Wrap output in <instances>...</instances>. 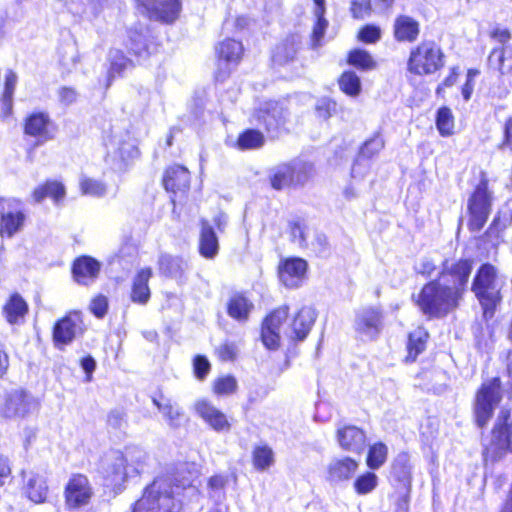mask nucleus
<instances>
[{"instance_id": "nucleus-31", "label": "nucleus", "mask_w": 512, "mask_h": 512, "mask_svg": "<svg viewBox=\"0 0 512 512\" xmlns=\"http://www.w3.org/2000/svg\"><path fill=\"white\" fill-rule=\"evenodd\" d=\"M187 268V262L181 257L162 255L159 259V269L161 273L177 280L184 278Z\"/></svg>"}, {"instance_id": "nucleus-29", "label": "nucleus", "mask_w": 512, "mask_h": 512, "mask_svg": "<svg viewBox=\"0 0 512 512\" xmlns=\"http://www.w3.org/2000/svg\"><path fill=\"white\" fill-rule=\"evenodd\" d=\"M152 276L150 268L141 269L133 279L131 300L134 303L146 304L150 299L148 281Z\"/></svg>"}, {"instance_id": "nucleus-23", "label": "nucleus", "mask_w": 512, "mask_h": 512, "mask_svg": "<svg viewBox=\"0 0 512 512\" xmlns=\"http://www.w3.org/2000/svg\"><path fill=\"white\" fill-rule=\"evenodd\" d=\"M163 184L167 191L173 194H183L189 189L190 173L181 165L170 166L165 171Z\"/></svg>"}, {"instance_id": "nucleus-56", "label": "nucleus", "mask_w": 512, "mask_h": 512, "mask_svg": "<svg viewBox=\"0 0 512 512\" xmlns=\"http://www.w3.org/2000/svg\"><path fill=\"white\" fill-rule=\"evenodd\" d=\"M358 38L365 43H376L381 38V29L375 25H366L359 31Z\"/></svg>"}, {"instance_id": "nucleus-13", "label": "nucleus", "mask_w": 512, "mask_h": 512, "mask_svg": "<svg viewBox=\"0 0 512 512\" xmlns=\"http://www.w3.org/2000/svg\"><path fill=\"white\" fill-rule=\"evenodd\" d=\"M288 310L287 306L279 307L265 318L261 337L267 348H278L281 339V325L288 317Z\"/></svg>"}, {"instance_id": "nucleus-64", "label": "nucleus", "mask_w": 512, "mask_h": 512, "mask_svg": "<svg viewBox=\"0 0 512 512\" xmlns=\"http://www.w3.org/2000/svg\"><path fill=\"white\" fill-rule=\"evenodd\" d=\"M501 148L512 151V116L506 121L504 126V141L501 144Z\"/></svg>"}, {"instance_id": "nucleus-30", "label": "nucleus", "mask_w": 512, "mask_h": 512, "mask_svg": "<svg viewBox=\"0 0 512 512\" xmlns=\"http://www.w3.org/2000/svg\"><path fill=\"white\" fill-rule=\"evenodd\" d=\"M219 249L218 238L207 220L201 221V233L199 241L200 254L208 259L214 258Z\"/></svg>"}, {"instance_id": "nucleus-32", "label": "nucleus", "mask_w": 512, "mask_h": 512, "mask_svg": "<svg viewBox=\"0 0 512 512\" xmlns=\"http://www.w3.org/2000/svg\"><path fill=\"white\" fill-rule=\"evenodd\" d=\"M152 401L170 427L176 428L181 425V419L184 415L181 407L173 404L169 399L153 398Z\"/></svg>"}, {"instance_id": "nucleus-45", "label": "nucleus", "mask_w": 512, "mask_h": 512, "mask_svg": "<svg viewBox=\"0 0 512 512\" xmlns=\"http://www.w3.org/2000/svg\"><path fill=\"white\" fill-rule=\"evenodd\" d=\"M384 145L385 142L383 137L377 132L363 143L359 152V157L370 159L376 156L384 148Z\"/></svg>"}, {"instance_id": "nucleus-38", "label": "nucleus", "mask_w": 512, "mask_h": 512, "mask_svg": "<svg viewBox=\"0 0 512 512\" xmlns=\"http://www.w3.org/2000/svg\"><path fill=\"white\" fill-rule=\"evenodd\" d=\"M428 334L421 328H418L409 334L407 350V361H414L417 356L425 350Z\"/></svg>"}, {"instance_id": "nucleus-27", "label": "nucleus", "mask_w": 512, "mask_h": 512, "mask_svg": "<svg viewBox=\"0 0 512 512\" xmlns=\"http://www.w3.org/2000/svg\"><path fill=\"white\" fill-rule=\"evenodd\" d=\"M100 271V263L95 259L82 256L75 260L73 265V276L79 284L87 285L94 281Z\"/></svg>"}, {"instance_id": "nucleus-26", "label": "nucleus", "mask_w": 512, "mask_h": 512, "mask_svg": "<svg viewBox=\"0 0 512 512\" xmlns=\"http://www.w3.org/2000/svg\"><path fill=\"white\" fill-rule=\"evenodd\" d=\"M394 38L399 42H414L420 33V24L408 15L396 17L393 25Z\"/></svg>"}, {"instance_id": "nucleus-49", "label": "nucleus", "mask_w": 512, "mask_h": 512, "mask_svg": "<svg viewBox=\"0 0 512 512\" xmlns=\"http://www.w3.org/2000/svg\"><path fill=\"white\" fill-rule=\"evenodd\" d=\"M290 165L280 166L271 177V185L274 189L280 190L294 185Z\"/></svg>"}, {"instance_id": "nucleus-60", "label": "nucleus", "mask_w": 512, "mask_h": 512, "mask_svg": "<svg viewBox=\"0 0 512 512\" xmlns=\"http://www.w3.org/2000/svg\"><path fill=\"white\" fill-rule=\"evenodd\" d=\"M107 308L108 301L104 296H97L91 301L90 310L98 318H102L106 314Z\"/></svg>"}, {"instance_id": "nucleus-8", "label": "nucleus", "mask_w": 512, "mask_h": 512, "mask_svg": "<svg viewBox=\"0 0 512 512\" xmlns=\"http://www.w3.org/2000/svg\"><path fill=\"white\" fill-rule=\"evenodd\" d=\"M468 210L470 214V229L473 231L481 230L491 211V195L485 182L480 183L470 197Z\"/></svg>"}, {"instance_id": "nucleus-4", "label": "nucleus", "mask_w": 512, "mask_h": 512, "mask_svg": "<svg viewBox=\"0 0 512 512\" xmlns=\"http://www.w3.org/2000/svg\"><path fill=\"white\" fill-rule=\"evenodd\" d=\"M444 66V53L434 41H422L410 51L407 70L415 75H430Z\"/></svg>"}, {"instance_id": "nucleus-28", "label": "nucleus", "mask_w": 512, "mask_h": 512, "mask_svg": "<svg viewBox=\"0 0 512 512\" xmlns=\"http://www.w3.org/2000/svg\"><path fill=\"white\" fill-rule=\"evenodd\" d=\"M28 312V305L19 294H13L3 306V315L11 324H21Z\"/></svg>"}, {"instance_id": "nucleus-10", "label": "nucleus", "mask_w": 512, "mask_h": 512, "mask_svg": "<svg viewBox=\"0 0 512 512\" xmlns=\"http://www.w3.org/2000/svg\"><path fill=\"white\" fill-rule=\"evenodd\" d=\"M24 135L35 139V145H43L54 137L53 123L45 112H33L23 122Z\"/></svg>"}, {"instance_id": "nucleus-51", "label": "nucleus", "mask_w": 512, "mask_h": 512, "mask_svg": "<svg viewBox=\"0 0 512 512\" xmlns=\"http://www.w3.org/2000/svg\"><path fill=\"white\" fill-rule=\"evenodd\" d=\"M378 478L372 472L359 476L354 482V488L358 494L365 495L372 492L377 486Z\"/></svg>"}, {"instance_id": "nucleus-34", "label": "nucleus", "mask_w": 512, "mask_h": 512, "mask_svg": "<svg viewBox=\"0 0 512 512\" xmlns=\"http://www.w3.org/2000/svg\"><path fill=\"white\" fill-rule=\"evenodd\" d=\"M32 197L37 203L49 197L58 204L65 197V188L58 181H47L45 184L34 189Z\"/></svg>"}, {"instance_id": "nucleus-3", "label": "nucleus", "mask_w": 512, "mask_h": 512, "mask_svg": "<svg viewBox=\"0 0 512 512\" xmlns=\"http://www.w3.org/2000/svg\"><path fill=\"white\" fill-rule=\"evenodd\" d=\"M501 287L502 284L494 266L490 264L482 265L474 278L472 291L482 305L485 316L493 315L495 306L501 300Z\"/></svg>"}, {"instance_id": "nucleus-14", "label": "nucleus", "mask_w": 512, "mask_h": 512, "mask_svg": "<svg viewBox=\"0 0 512 512\" xmlns=\"http://www.w3.org/2000/svg\"><path fill=\"white\" fill-rule=\"evenodd\" d=\"M145 8L151 19L173 22L179 13L178 0H137Z\"/></svg>"}, {"instance_id": "nucleus-9", "label": "nucleus", "mask_w": 512, "mask_h": 512, "mask_svg": "<svg viewBox=\"0 0 512 512\" xmlns=\"http://www.w3.org/2000/svg\"><path fill=\"white\" fill-rule=\"evenodd\" d=\"M93 495L88 478L83 474H73L68 480L65 490V504L69 509L87 505Z\"/></svg>"}, {"instance_id": "nucleus-44", "label": "nucleus", "mask_w": 512, "mask_h": 512, "mask_svg": "<svg viewBox=\"0 0 512 512\" xmlns=\"http://www.w3.org/2000/svg\"><path fill=\"white\" fill-rule=\"evenodd\" d=\"M348 63L361 70H371L375 67V61L365 50L355 49L349 53Z\"/></svg>"}, {"instance_id": "nucleus-16", "label": "nucleus", "mask_w": 512, "mask_h": 512, "mask_svg": "<svg viewBox=\"0 0 512 512\" xmlns=\"http://www.w3.org/2000/svg\"><path fill=\"white\" fill-rule=\"evenodd\" d=\"M307 271V262L302 258H289L279 266L280 281L288 288H296L302 283Z\"/></svg>"}, {"instance_id": "nucleus-59", "label": "nucleus", "mask_w": 512, "mask_h": 512, "mask_svg": "<svg viewBox=\"0 0 512 512\" xmlns=\"http://www.w3.org/2000/svg\"><path fill=\"white\" fill-rule=\"evenodd\" d=\"M194 372L198 379H204L210 371V363L203 356H196L194 359Z\"/></svg>"}, {"instance_id": "nucleus-22", "label": "nucleus", "mask_w": 512, "mask_h": 512, "mask_svg": "<svg viewBox=\"0 0 512 512\" xmlns=\"http://www.w3.org/2000/svg\"><path fill=\"white\" fill-rule=\"evenodd\" d=\"M148 28L143 24H137L127 30V40L125 42L129 51L144 60L149 56L148 46Z\"/></svg>"}, {"instance_id": "nucleus-7", "label": "nucleus", "mask_w": 512, "mask_h": 512, "mask_svg": "<svg viewBox=\"0 0 512 512\" xmlns=\"http://www.w3.org/2000/svg\"><path fill=\"white\" fill-rule=\"evenodd\" d=\"M509 415L501 413L497 422L492 430L491 437L487 443L484 444V459L485 461H497L509 449L510 428L507 424Z\"/></svg>"}, {"instance_id": "nucleus-39", "label": "nucleus", "mask_w": 512, "mask_h": 512, "mask_svg": "<svg viewBox=\"0 0 512 512\" xmlns=\"http://www.w3.org/2000/svg\"><path fill=\"white\" fill-rule=\"evenodd\" d=\"M110 69L108 71V80L110 81L116 76L120 75L123 71L131 68L133 62L128 59L122 51L118 49L111 50L109 53Z\"/></svg>"}, {"instance_id": "nucleus-53", "label": "nucleus", "mask_w": 512, "mask_h": 512, "mask_svg": "<svg viewBox=\"0 0 512 512\" xmlns=\"http://www.w3.org/2000/svg\"><path fill=\"white\" fill-rule=\"evenodd\" d=\"M237 381L231 376H223L214 381L213 391L217 395H229L236 391Z\"/></svg>"}, {"instance_id": "nucleus-25", "label": "nucleus", "mask_w": 512, "mask_h": 512, "mask_svg": "<svg viewBox=\"0 0 512 512\" xmlns=\"http://www.w3.org/2000/svg\"><path fill=\"white\" fill-rule=\"evenodd\" d=\"M122 453L125 457V467H127L129 477L138 476L149 467L150 456L142 448L127 447Z\"/></svg>"}, {"instance_id": "nucleus-18", "label": "nucleus", "mask_w": 512, "mask_h": 512, "mask_svg": "<svg viewBox=\"0 0 512 512\" xmlns=\"http://www.w3.org/2000/svg\"><path fill=\"white\" fill-rule=\"evenodd\" d=\"M32 407L30 396L22 390H14L6 397L2 415L6 418H24L31 412Z\"/></svg>"}, {"instance_id": "nucleus-57", "label": "nucleus", "mask_w": 512, "mask_h": 512, "mask_svg": "<svg viewBox=\"0 0 512 512\" xmlns=\"http://www.w3.org/2000/svg\"><path fill=\"white\" fill-rule=\"evenodd\" d=\"M216 353L221 361H233L238 354V347L233 342H225L221 344Z\"/></svg>"}, {"instance_id": "nucleus-36", "label": "nucleus", "mask_w": 512, "mask_h": 512, "mask_svg": "<svg viewBox=\"0 0 512 512\" xmlns=\"http://www.w3.org/2000/svg\"><path fill=\"white\" fill-rule=\"evenodd\" d=\"M489 65L500 73L512 71V47L494 48L488 58Z\"/></svg>"}, {"instance_id": "nucleus-41", "label": "nucleus", "mask_w": 512, "mask_h": 512, "mask_svg": "<svg viewBox=\"0 0 512 512\" xmlns=\"http://www.w3.org/2000/svg\"><path fill=\"white\" fill-rule=\"evenodd\" d=\"M264 136L261 132L248 129L239 135L237 146L241 150L258 149L264 145Z\"/></svg>"}, {"instance_id": "nucleus-19", "label": "nucleus", "mask_w": 512, "mask_h": 512, "mask_svg": "<svg viewBox=\"0 0 512 512\" xmlns=\"http://www.w3.org/2000/svg\"><path fill=\"white\" fill-rule=\"evenodd\" d=\"M286 115L285 109L278 102L269 101L259 108L256 118L267 131L274 132L285 124Z\"/></svg>"}, {"instance_id": "nucleus-20", "label": "nucleus", "mask_w": 512, "mask_h": 512, "mask_svg": "<svg viewBox=\"0 0 512 512\" xmlns=\"http://www.w3.org/2000/svg\"><path fill=\"white\" fill-rule=\"evenodd\" d=\"M359 463L350 458H334L327 466V480L332 484L349 481L356 473Z\"/></svg>"}, {"instance_id": "nucleus-63", "label": "nucleus", "mask_w": 512, "mask_h": 512, "mask_svg": "<svg viewBox=\"0 0 512 512\" xmlns=\"http://www.w3.org/2000/svg\"><path fill=\"white\" fill-rule=\"evenodd\" d=\"M415 270L417 273L424 276H431L432 273L436 270V266L432 260L423 258L417 263Z\"/></svg>"}, {"instance_id": "nucleus-15", "label": "nucleus", "mask_w": 512, "mask_h": 512, "mask_svg": "<svg viewBox=\"0 0 512 512\" xmlns=\"http://www.w3.org/2000/svg\"><path fill=\"white\" fill-rule=\"evenodd\" d=\"M315 319L316 312L312 307L305 306L301 308L293 318L291 325L284 330V335L291 340H304L311 330Z\"/></svg>"}, {"instance_id": "nucleus-40", "label": "nucleus", "mask_w": 512, "mask_h": 512, "mask_svg": "<svg viewBox=\"0 0 512 512\" xmlns=\"http://www.w3.org/2000/svg\"><path fill=\"white\" fill-rule=\"evenodd\" d=\"M392 475L404 485L410 484L411 465L409 456L406 453L399 454L392 465Z\"/></svg>"}, {"instance_id": "nucleus-6", "label": "nucleus", "mask_w": 512, "mask_h": 512, "mask_svg": "<svg viewBox=\"0 0 512 512\" xmlns=\"http://www.w3.org/2000/svg\"><path fill=\"white\" fill-rule=\"evenodd\" d=\"M26 216L21 201L15 198L0 200V236L12 238L22 230Z\"/></svg>"}, {"instance_id": "nucleus-5", "label": "nucleus", "mask_w": 512, "mask_h": 512, "mask_svg": "<svg viewBox=\"0 0 512 512\" xmlns=\"http://www.w3.org/2000/svg\"><path fill=\"white\" fill-rule=\"evenodd\" d=\"M501 399L502 390L499 378H492L481 385L474 403L475 419L479 427H484L488 423Z\"/></svg>"}, {"instance_id": "nucleus-33", "label": "nucleus", "mask_w": 512, "mask_h": 512, "mask_svg": "<svg viewBox=\"0 0 512 512\" xmlns=\"http://www.w3.org/2000/svg\"><path fill=\"white\" fill-rule=\"evenodd\" d=\"M219 58V66L225 64H237L243 53V46L240 42L227 39L219 44L216 49Z\"/></svg>"}, {"instance_id": "nucleus-21", "label": "nucleus", "mask_w": 512, "mask_h": 512, "mask_svg": "<svg viewBox=\"0 0 512 512\" xmlns=\"http://www.w3.org/2000/svg\"><path fill=\"white\" fill-rule=\"evenodd\" d=\"M81 332L82 320L80 314L77 312L71 313L56 323L53 332L54 341L57 344H68Z\"/></svg>"}, {"instance_id": "nucleus-37", "label": "nucleus", "mask_w": 512, "mask_h": 512, "mask_svg": "<svg viewBox=\"0 0 512 512\" xmlns=\"http://www.w3.org/2000/svg\"><path fill=\"white\" fill-rule=\"evenodd\" d=\"M252 309V302L241 294L232 296L227 307L229 316L238 321H246Z\"/></svg>"}, {"instance_id": "nucleus-50", "label": "nucleus", "mask_w": 512, "mask_h": 512, "mask_svg": "<svg viewBox=\"0 0 512 512\" xmlns=\"http://www.w3.org/2000/svg\"><path fill=\"white\" fill-rule=\"evenodd\" d=\"M253 462L257 469L265 470L274 462V454L268 446H260L255 448L253 452Z\"/></svg>"}, {"instance_id": "nucleus-61", "label": "nucleus", "mask_w": 512, "mask_h": 512, "mask_svg": "<svg viewBox=\"0 0 512 512\" xmlns=\"http://www.w3.org/2000/svg\"><path fill=\"white\" fill-rule=\"evenodd\" d=\"M107 422L113 428H122L126 424V414L121 409L111 410Z\"/></svg>"}, {"instance_id": "nucleus-11", "label": "nucleus", "mask_w": 512, "mask_h": 512, "mask_svg": "<svg viewBox=\"0 0 512 512\" xmlns=\"http://www.w3.org/2000/svg\"><path fill=\"white\" fill-rule=\"evenodd\" d=\"M355 331L363 341H372L378 337L382 329V314L380 310L367 307L360 310L355 318Z\"/></svg>"}, {"instance_id": "nucleus-24", "label": "nucleus", "mask_w": 512, "mask_h": 512, "mask_svg": "<svg viewBox=\"0 0 512 512\" xmlns=\"http://www.w3.org/2000/svg\"><path fill=\"white\" fill-rule=\"evenodd\" d=\"M338 443L342 449L361 453L365 448L366 435L356 426H345L337 430Z\"/></svg>"}, {"instance_id": "nucleus-42", "label": "nucleus", "mask_w": 512, "mask_h": 512, "mask_svg": "<svg viewBox=\"0 0 512 512\" xmlns=\"http://www.w3.org/2000/svg\"><path fill=\"white\" fill-rule=\"evenodd\" d=\"M454 116L448 107H441L437 111L436 127L441 136L447 137L454 132Z\"/></svg>"}, {"instance_id": "nucleus-35", "label": "nucleus", "mask_w": 512, "mask_h": 512, "mask_svg": "<svg viewBox=\"0 0 512 512\" xmlns=\"http://www.w3.org/2000/svg\"><path fill=\"white\" fill-rule=\"evenodd\" d=\"M26 493L34 503H43L47 498L48 486L44 476L30 473L26 482Z\"/></svg>"}, {"instance_id": "nucleus-46", "label": "nucleus", "mask_w": 512, "mask_h": 512, "mask_svg": "<svg viewBox=\"0 0 512 512\" xmlns=\"http://www.w3.org/2000/svg\"><path fill=\"white\" fill-rule=\"evenodd\" d=\"M292 170V178L294 185H304L312 176L314 168L311 163L295 162L289 164Z\"/></svg>"}, {"instance_id": "nucleus-2", "label": "nucleus", "mask_w": 512, "mask_h": 512, "mask_svg": "<svg viewBox=\"0 0 512 512\" xmlns=\"http://www.w3.org/2000/svg\"><path fill=\"white\" fill-rule=\"evenodd\" d=\"M178 486L174 487L169 478H156L136 501L133 512H179L182 508Z\"/></svg>"}, {"instance_id": "nucleus-55", "label": "nucleus", "mask_w": 512, "mask_h": 512, "mask_svg": "<svg viewBox=\"0 0 512 512\" xmlns=\"http://www.w3.org/2000/svg\"><path fill=\"white\" fill-rule=\"evenodd\" d=\"M350 11L356 19H363L369 16L372 11L371 0H352Z\"/></svg>"}, {"instance_id": "nucleus-62", "label": "nucleus", "mask_w": 512, "mask_h": 512, "mask_svg": "<svg viewBox=\"0 0 512 512\" xmlns=\"http://www.w3.org/2000/svg\"><path fill=\"white\" fill-rule=\"evenodd\" d=\"M317 23L313 29V44L314 46H318L320 44V40L324 35V31L328 25L327 20L324 18V15L316 16Z\"/></svg>"}, {"instance_id": "nucleus-58", "label": "nucleus", "mask_w": 512, "mask_h": 512, "mask_svg": "<svg viewBox=\"0 0 512 512\" xmlns=\"http://www.w3.org/2000/svg\"><path fill=\"white\" fill-rule=\"evenodd\" d=\"M226 479L223 476L215 475L208 480L209 495L211 498H220L226 485Z\"/></svg>"}, {"instance_id": "nucleus-54", "label": "nucleus", "mask_w": 512, "mask_h": 512, "mask_svg": "<svg viewBox=\"0 0 512 512\" xmlns=\"http://www.w3.org/2000/svg\"><path fill=\"white\" fill-rule=\"evenodd\" d=\"M17 83V75L9 71L5 77V87L3 92V104L7 109H11L13 94Z\"/></svg>"}, {"instance_id": "nucleus-48", "label": "nucleus", "mask_w": 512, "mask_h": 512, "mask_svg": "<svg viewBox=\"0 0 512 512\" xmlns=\"http://www.w3.org/2000/svg\"><path fill=\"white\" fill-rule=\"evenodd\" d=\"M388 449L383 443H376L369 449L367 456V465L371 469H378L381 467L387 458Z\"/></svg>"}, {"instance_id": "nucleus-1", "label": "nucleus", "mask_w": 512, "mask_h": 512, "mask_svg": "<svg viewBox=\"0 0 512 512\" xmlns=\"http://www.w3.org/2000/svg\"><path fill=\"white\" fill-rule=\"evenodd\" d=\"M471 271L469 260L446 261L438 279L425 284L412 299L429 318L444 317L458 307Z\"/></svg>"}, {"instance_id": "nucleus-52", "label": "nucleus", "mask_w": 512, "mask_h": 512, "mask_svg": "<svg viewBox=\"0 0 512 512\" xmlns=\"http://www.w3.org/2000/svg\"><path fill=\"white\" fill-rule=\"evenodd\" d=\"M80 188L83 194L93 197H102L107 190L105 184L91 178H83L80 182Z\"/></svg>"}, {"instance_id": "nucleus-43", "label": "nucleus", "mask_w": 512, "mask_h": 512, "mask_svg": "<svg viewBox=\"0 0 512 512\" xmlns=\"http://www.w3.org/2000/svg\"><path fill=\"white\" fill-rule=\"evenodd\" d=\"M339 87L344 93L354 97L361 91V82L354 72L346 71L339 78Z\"/></svg>"}, {"instance_id": "nucleus-17", "label": "nucleus", "mask_w": 512, "mask_h": 512, "mask_svg": "<svg viewBox=\"0 0 512 512\" xmlns=\"http://www.w3.org/2000/svg\"><path fill=\"white\" fill-rule=\"evenodd\" d=\"M194 410L215 431H229L230 423L226 415L211 402L205 399L198 400L194 404Z\"/></svg>"}, {"instance_id": "nucleus-47", "label": "nucleus", "mask_w": 512, "mask_h": 512, "mask_svg": "<svg viewBox=\"0 0 512 512\" xmlns=\"http://www.w3.org/2000/svg\"><path fill=\"white\" fill-rule=\"evenodd\" d=\"M297 52V45L294 40H287L279 44L273 54L274 62L284 64L292 60Z\"/></svg>"}, {"instance_id": "nucleus-12", "label": "nucleus", "mask_w": 512, "mask_h": 512, "mask_svg": "<svg viewBox=\"0 0 512 512\" xmlns=\"http://www.w3.org/2000/svg\"><path fill=\"white\" fill-rule=\"evenodd\" d=\"M98 471L113 484H118L129 477L125 467V457L118 450H111L101 457Z\"/></svg>"}]
</instances>
